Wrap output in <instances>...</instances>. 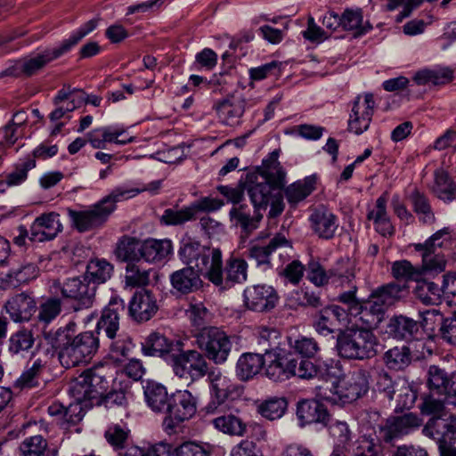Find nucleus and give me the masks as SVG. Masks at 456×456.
<instances>
[{
  "label": "nucleus",
  "mask_w": 456,
  "mask_h": 456,
  "mask_svg": "<svg viewBox=\"0 0 456 456\" xmlns=\"http://www.w3.org/2000/svg\"><path fill=\"white\" fill-rule=\"evenodd\" d=\"M385 306L377 299L372 298L371 294L366 301H362L358 307L353 309L352 316L358 318L365 329L372 330L379 327L386 314Z\"/></svg>",
  "instance_id": "29"
},
{
  "label": "nucleus",
  "mask_w": 456,
  "mask_h": 456,
  "mask_svg": "<svg viewBox=\"0 0 456 456\" xmlns=\"http://www.w3.org/2000/svg\"><path fill=\"white\" fill-rule=\"evenodd\" d=\"M143 388L148 406L154 411L166 412L170 398L167 388L154 381H148Z\"/></svg>",
  "instance_id": "40"
},
{
  "label": "nucleus",
  "mask_w": 456,
  "mask_h": 456,
  "mask_svg": "<svg viewBox=\"0 0 456 456\" xmlns=\"http://www.w3.org/2000/svg\"><path fill=\"white\" fill-rule=\"evenodd\" d=\"M270 358L278 365L279 369L282 370L287 379L292 376L311 379L322 375V370L312 361L298 358L292 352L271 353Z\"/></svg>",
  "instance_id": "13"
},
{
  "label": "nucleus",
  "mask_w": 456,
  "mask_h": 456,
  "mask_svg": "<svg viewBox=\"0 0 456 456\" xmlns=\"http://www.w3.org/2000/svg\"><path fill=\"white\" fill-rule=\"evenodd\" d=\"M169 365L175 376L192 381L199 380L209 373L208 362L203 353L196 349L184 350L183 342Z\"/></svg>",
  "instance_id": "9"
},
{
  "label": "nucleus",
  "mask_w": 456,
  "mask_h": 456,
  "mask_svg": "<svg viewBox=\"0 0 456 456\" xmlns=\"http://www.w3.org/2000/svg\"><path fill=\"white\" fill-rule=\"evenodd\" d=\"M208 377L210 400L202 409L206 414L216 413L221 406L239 399L243 395V387L224 375L220 370L211 371Z\"/></svg>",
  "instance_id": "8"
},
{
  "label": "nucleus",
  "mask_w": 456,
  "mask_h": 456,
  "mask_svg": "<svg viewBox=\"0 0 456 456\" xmlns=\"http://www.w3.org/2000/svg\"><path fill=\"white\" fill-rule=\"evenodd\" d=\"M419 331L417 321L404 315H395L390 318L386 332L399 339H408Z\"/></svg>",
  "instance_id": "37"
},
{
  "label": "nucleus",
  "mask_w": 456,
  "mask_h": 456,
  "mask_svg": "<svg viewBox=\"0 0 456 456\" xmlns=\"http://www.w3.org/2000/svg\"><path fill=\"white\" fill-rule=\"evenodd\" d=\"M297 416L301 426L321 424L328 426L331 416L327 407L318 400H302L297 406Z\"/></svg>",
  "instance_id": "26"
},
{
  "label": "nucleus",
  "mask_w": 456,
  "mask_h": 456,
  "mask_svg": "<svg viewBox=\"0 0 456 456\" xmlns=\"http://www.w3.org/2000/svg\"><path fill=\"white\" fill-rule=\"evenodd\" d=\"M422 326L428 327V321L433 318H438L441 322L439 331L442 338L449 344L456 345V314L450 317L444 318L437 310H428L423 314Z\"/></svg>",
  "instance_id": "38"
},
{
  "label": "nucleus",
  "mask_w": 456,
  "mask_h": 456,
  "mask_svg": "<svg viewBox=\"0 0 456 456\" xmlns=\"http://www.w3.org/2000/svg\"><path fill=\"white\" fill-rule=\"evenodd\" d=\"M38 267L32 263L27 264L18 269H13L5 274L0 275V288L6 289L17 287L35 279L38 274Z\"/></svg>",
  "instance_id": "36"
},
{
  "label": "nucleus",
  "mask_w": 456,
  "mask_h": 456,
  "mask_svg": "<svg viewBox=\"0 0 456 456\" xmlns=\"http://www.w3.org/2000/svg\"><path fill=\"white\" fill-rule=\"evenodd\" d=\"M112 272L113 266L111 264L104 259H95L91 260L87 264L84 275L92 285H94V289H97L100 284L105 283L110 279Z\"/></svg>",
  "instance_id": "45"
},
{
  "label": "nucleus",
  "mask_w": 456,
  "mask_h": 456,
  "mask_svg": "<svg viewBox=\"0 0 456 456\" xmlns=\"http://www.w3.org/2000/svg\"><path fill=\"white\" fill-rule=\"evenodd\" d=\"M212 425L219 432L232 436H244L247 433V424L239 416L228 413L214 418Z\"/></svg>",
  "instance_id": "42"
},
{
  "label": "nucleus",
  "mask_w": 456,
  "mask_h": 456,
  "mask_svg": "<svg viewBox=\"0 0 456 456\" xmlns=\"http://www.w3.org/2000/svg\"><path fill=\"white\" fill-rule=\"evenodd\" d=\"M193 344L203 353L207 360L215 364H224L232 351L231 337L216 326H209L192 334Z\"/></svg>",
  "instance_id": "7"
},
{
  "label": "nucleus",
  "mask_w": 456,
  "mask_h": 456,
  "mask_svg": "<svg viewBox=\"0 0 456 456\" xmlns=\"http://www.w3.org/2000/svg\"><path fill=\"white\" fill-rule=\"evenodd\" d=\"M195 216V208L187 207L180 210L167 208L161 216V222L167 225H179L193 219Z\"/></svg>",
  "instance_id": "58"
},
{
  "label": "nucleus",
  "mask_w": 456,
  "mask_h": 456,
  "mask_svg": "<svg viewBox=\"0 0 456 456\" xmlns=\"http://www.w3.org/2000/svg\"><path fill=\"white\" fill-rule=\"evenodd\" d=\"M412 354L409 346H396L387 350L382 356L385 366L395 371L406 369L411 362Z\"/></svg>",
  "instance_id": "39"
},
{
  "label": "nucleus",
  "mask_w": 456,
  "mask_h": 456,
  "mask_svg": "<svg viewBox=\"0 0 456 456\" xmlns=\"http://www.w3.org/2000/svg\"><path fill=\"white\" fill-rule=\"evenodd\" d=\"M45 369V362L41 358L36 359L14 381L13 387L23 391L39 387Z\"/></svg>",
  "instance_id": "41"
},
{
  "label": "nucleus",
  "mask_w": 456,
  "mask_h": 456,
  "mask_svg": "<svg viewBox=\"0 0 456 456\" xmlns=\"http://www.w3.org/2000/svg\"><path fill=\"white\" fill-rule=\"evenodd\" d=\"M292 250L291 242L281 233L275 234L267 245H253L248 248V256L254 259L257 265H270V256L279 251L288 253Z\"/></svg>",
  "instance_id": "27"
},
{
  "label": "nucleus",
  "mask_w": 456,
  "mask_h": 456,
  "mask_svg": "<svg viewBox=\"0 0 456 456\" xmlns=\"http://www.w3.org/2000/svg\"><path fill=\"white\" fill-rule=\"evenodd\" d=\"M409 199L413 211L422 224H432L435 223L436 216L427 195L415 189L409 196Z\"/></svg>",
  "instance_id": "48"
},
{
  "label": "nucleus",
  "mask_w": 456,
  "mask_h": 456,
  "mask_svg": "<svg viewBox=\"0 0 456 456\" xmlns=\"http://www.w3.org/2000/svg\"><path fill=\"white\" fill-rule=\"evenodd\" d=\"M203 273L192 266H183L169 274L171 293L184 297L201 290L204 287Z\"/></svg>",
  "instance_id": "15"
},
{
  "label": "nucleus",
  "mask_w": 456,
  "mask_h": 456,
  "mask_svg": "<svg viewBox=\"0 0 456 456\" xmlns=\"http://www.w3.org/2000/svg\"><path fill=\"white\" fill-rule=\"evenodd\" d=\"M198 399L188 390L172 394L166 411L163 426L166 431H173L179 424L192 418L197 411Z\"/></svg>",
  "instance_id": "10"
},
{
  "label": "nucleus",
  "mask_w": 456,
  "mask_h": 456,
  "mask_svg": "<svg viewBox=\"0 0 456 456\" xmlns=\"http://www.w3.org/2000/svg\"><path fill=\"white\" fill-rule=\"evenodd\" d=\"M150 281V273L141 267L138 263H128L126 267V283L132 287L147 285Z\"/></svg>",
  "instance_id": "57"
},
{
  "label": "nucleus",
  "mask_w": 456,
  "mask_h": 456,
  "mask_svg": "<svg viewBox=\"0 0 456 456\" xmlns=\"http://www.w3.org/2000/svg\"><path fill=\"white\" fill-rule=\"evenodd\" d=\"M187 315L191 321V325L195 328L196 331H200L203 329H208L207 326L211 320V314L203 304L191 305L187 310Z\"/></svg>",
  "instance_id": "54"
},
{
  "label": "nucleus",
  "mask_w": 456,
  "mask_h": 456,
  "mask_svg": "<svg viewBox=\"0 0 456 456\" xmlns=\"http://www.w3.org/2000/svg\"><path fill=\"white\" fill-rule=\"evenodd\" d=\"M375 101L372 94H365L363 102L357 96L354 102L352 114L348 121V129L356 134H361L369 128Z\"/></svg>",
  "instance_id": "20"
},
{
  "label": "nucleus",
  "mask_w": 456,
  "mask_h": 456,
  "mask_svg": "<svg viewBox=\"0 0 456 456\" xmlns=\"http://www.w3.org/2000/svg\"><path fill=\"white\" fill-rule=\"evenodd\" d=\"M369 390L367 372L357 370L331 384L320 387V396L332 404L345 405L356 401Z\"/></svg>",
  "instance_id": "5"
},
{
  "label": "nucleus",
  "mask_w": 456,
  "mask_h": 456,
  "mask_svg": "<svg viewBox=\"0 0 456 456\" xmlns=\"http://www.w3.org/2000/svg\"><path fill=\"white\" fill-rule=\"evenodd\" d=\"M158 310L159 305L154 294L147 289L135 292L128 305L129 315L138 322L151 320Z\"/></svg>",
  "instance_id": "24"
},
{
  "label": "nucleus",
  "mask_w": 456,
  "mask_h": 456,
  "mask_svg": "<svg viewBox=\"0 0 456 456\" xmlns=\"http://www.w3.org/2000/svg\"><path fill=\"white\" fill-rule=\"evenodd\" d=\"M220 248H210L204 245L202 250L196 253L191 262H188L185 266H192L200 270L211 283L221 282L220 273Z\"/></svg>",
  "instance_id": "17"
},
{
  "label": "nucleus",
  "mask_w": 456,
  "mask_h": 456,
  "mask_svg": "<svg viewBox=\"0 0 456 456\" xmlns=\"http://www.w3.org/2000/svg\"><path fill=\"white\" fill-rule=\"evenodd\" d=\"M46 448L47 441L40 435L27 437L20 445L22 456H41Z\"/></svg>",
  "instance_id": "61"
},
{
  "label": "nucleus",
  "mask_w": 456,
  "mask_h": 456,
  "mask_svg": "<svg viewBox=\"0 0 456 456\" xmlns=\"http://www.w3.org/2000/svg\"><path fill=\"white\" fill-rule=\"evenodd\" d=\"M415 297L426 305H439L442 302L443 289L433 281H419L414 289Z\"/></svg>",
  "instance_id": "50"
},
{
  "label": "nucleus",
  "mask_w": 456,
  "mask_h": 456,
  "mask_svg": "<svg viewBox=\"0 0 456 456\" xmlns=\"http://www.w3.org/2000/svg\"><path fill=\"white\" fill-rule=\"evenodd\" d=\"M61 312V300L50 297L39 305L38 321L45 324L52 322Z\"/></svg>",
  "instance_id": "59"
},
{
  "label": "nucleus",
  "mask_w": 456,
  "mask_h": 456,
  "mask_svg": "<svg viewBox=\"0 0 456 456\" xmlns=\"http://www.w3.org/2000/svg\"><path fill=\"white\" fill-rule=\"evenodd\" d=\"M4 308L14 322H24L35 314L37 303L31 295L21 292L8 299Z\"/></svg>",
  "instance_id": "28"
},
{
  "label": "nucleus",
  "mask_w": 456,
  "mask_h": 456,
  "mask_svg": "<svg viewBox=\"0 0 456 456\" xmlns=\"http://www.w3.org/2000/svg\"><path fill=\"white\" fill-rule=\"evenodd\" d=\"M310 227L320 239L330 240L338 228V216L328 208L319 206L309 216Z\"/></svg>",
  "instance_id": "22"
},
{
  "label": "nucleus",
  "mask_w": 456,
  "mask_h": 456,
  "mask_svg": "<svg viewBox=\"0 0 456 456\" xmlns=\"http://www.w3.org/2000/svg\"><path fill=\"white\" fill-rule=\"evenodd\" d=\"M248 263L247 261L235 255H231L226 260L224 266L223 254L220 253V273L221 282L213 283L215 286L225 289L235 284H241L248 279Z\"/></svg>",
  "instance_id": "19"
},
{
  "label": "nucleus",
  "mask_w": 456,
  "mask_h": 456,
  "mask_svg": "<svg viewBox=\"0 0 456 456\" xmlns=\"http://www.w3.org/2000/svg\"><path fill=\"white\" fill-rule=\"evenodd\" d=\"M126 311L123 299L118 297H112L109 304L103 308L102 315L97 322L96 331L103 333L110 339L117 338L119 330V321Z\"/></svg>",
  "instance_id": "18"
},
{
  "label": "nucleus",
  "mask_w": 456,
  "mask_h": 456,
  "mask_svg": "<svg viewBox=\"0 0 456 456\" xmlns=\"http://www.w3.org/2000/svg\"><path fill=\"white\" fill-rule=\"evenodd\" d=\"M315 178L307 176L302 181L290 184L285 190V195L289 203H297L305 200L314 190Z\"/></svg>",
  "instance_id": "52"
},
{
  "label": "nucleus",
  "mask_w": 456,
  "mask_h": 456,
  "mask_svg": "<svg viewBox=\"0 0 456 456\" xmlns=\"http://www.w3.org/2000/svg\"><path fill=\"white\" fill-rule=\"evenodd\" d=\"M104 437L116 452L123 450L129 444L130 429L126 424H111L107 428Z\"/></svg>",
  "instance_id": "51"
},
{
  "label": "nucleus",
  "mask_w": 456,
  "mask_h": 456,
  "mask_svg": "<svg viewBox=\"0 0 456 456\" xmlns=\"http://www.w3.org/2000/svg\"><path fill=\"white\" fill-rule=\"evenodd\" d=\"M265 363L261 354L245 353L236 363V375L241 381H248L257 375Z\"/></svg>",
  "instance_id": "34"
},
{
  "label": "nucleus",
  "mask_w": 456,
  "mask_h": 456,
  "mask_svg": "<svg viewBox=\"0 0 456 456\" xmlns=\"http://www.w3.org/2000/svg\"><path fill=\"white\" fill-rule=\"evenodd\" d=\"M407 292V285L393 281L377 288L371 292V297L377 298L387 309V306L405 297Z\"/></svg>",
  "instance_id": "44"
},
{
  "label": "nucleus",
  "mask_w": 456,
  "mask_h": 456,
  "mask_svg": "<svg viewBox=\"0 0 456 456\" xmlns=\"http://www.w3.org/2000/svg\"><path fill=\"white\" fill-rule=\"evenodd\" d=\"M287 405L284 398H272L260 404L259 412L264 418L274 420L283 416Z\"/></svg>",
  "instance_id": "56"
},
{
  "label": "nucleus",
  "mask_w": 456,
  "mask_h": 456,
  "mask_svg": "<svg viewBox=\"0 0 456 456\" xmlns=\"http://www.w3.org/2000/svg\"><path fill=\"white\" fill-rule=\"evenodd\" d=\"M436 394L425 395L422 397V403L419 406L420 411L423 415L431 416V418H435V416H441L442 414H448L449 412L445 411L444 407V398H436Z\"/></svg>",
  "instance_id": "60"
},
{
  "label": "nucleus",
  "mask_w": 456,
  "mask_h": 456,
  "mask_svg": "<svg viewBox=\"0 0 456 456\" xmlns=\"http://www.w3.org/2000/svg\"><path fill=\"white\" fill-rule=\"evenodd\" d=\"M109 368L101 364L85 370L69 386V394L74 400L85 406L95 405L97 400L110 388L107 377Z\"/></svg>",
  "instance_id": "4"
},
{
  "label": "nucleus",
  "mask_w": 456,
  "mask_h": 456,
  "mask_svg": "<svg viewBox=\"0 0 456 456\" xmlns=\"http://www.w3.org/2000/svg\"><path fill=\"white\" fill-rule=\"evenodd\" d=\"M245 306L251 311L263 313L273 309L279 296L273 287L267 284L248 286L243 291Z\"/></svg>",
  "instance_id": "16"
},
{
  "label": "nucleus",
  "mask_w": 456,
  "mask_h": 456,
  "mask_svg": "<svg viewBox=\"0 0 456 456\" xmlns=\"http://www.w3.org/2000/svg\"><path fill=\"white\" fill-rule=\"evenodd\" d=\"M290 346L296 353L301 355L300 358L307 359L314 357L320 350L319 345L313 338L301 337L294 342L290 341Z\"/></svg>",
  "instance_id": "64"
},
{
  "label": "nucleus",
  "mask_w": 456,
  "mask_h": 456,
  "mask_svg": "<svg viewBox=\"0 0 456 456\" xmlns=\"http://www.w3.org/2000/svg\"><path fill=\"white\" fill-rule=\"evenodd\" d=\"M422 424L421 419L413 412H398L389 416L379 428V437L391 443L417 430Z\"/></svg>",
  "instance_id": "12"
},
{
  "label": "nucleus",
  "mask_w": 456,
  "mask_h": 456,
  "mask_svg": "<svg viewBox=\"0 0 456 456\" xmlns=\"http://www.w3.org/2000/svg\"><path fill=\"white\" fill-rule=\"evenodd\" d=\"M181 342V340L169 339L159 332H154L146 338L142 350L143 354L161 357L170 364L178 352Z\"/></svg>",
  "instance_id": "23"
},
{
  "label": "nucleus",
  "mask_w": 456,
  "mask_h": 456,
  "mask_svg": "<svg viewBox=\"0 0 456 456\" xmlns=\"http://www.w3.org/2000/svg\"><path fill=\"white\" fill-rule=\"evenodd\" d=\"M422 433L435 440L438 449L452 445L456 442V416L448 413L430 418L424 426Z\"/></svg>",
  "instance_id": "14"
},
{
  "label": "nucleus",
  "mask_w": 456,
  "mask_h": 456,
  "mask_svg": "<svg viewBox=\"0 0 456 456\" xmlns=\"http://www.w3.org/2000/svg\"><path fill=\"white\" fill-rule=\"evenodd\" d=\"M356 262L349 257L339 258L330 269V284L345 289L355 282Z\"/></svg>",
  "instance_id": "30"
},
{
  "label": "nucleus",
  "mask_w": 456,
  "mask_h": 456,
  "mask_svg": "<svg viewBox=\"0 0 456 456\" xmlns=\"http://www.w3.org/2000/svg\"><path fill=\"white\" fill-rule=\"evenodd\" d=\"M396 395V404L395 407V412H403V410H410L413 407L415 401L417 399L416 392L413 391L410 386L405 383L401 384L400 387L397 388Z\"/></svg>",
  "instance_id": "63"
},
{
  "label": "nucleus",
  "mask_w": 456,
  "mask_h": 456,
  "mask_svg": "<svg viewBox=\"0 0 456 456\" xmlns=\"http://www.w3.org/2000/svg\"><path fill=\"white\" fill-rule=\"evenodd\" d=\"M378 338L369 329H348L337 338L338 354L346 359L364 360L377 354Z\"/></svg>",
  "instance_id": "6"
},
{
  "label": "nucleus",
  "mask_w": 456,
  "mask_h": 456,
  "mask_svg": "<svg viewBox=\"0 0 456 456\" xmlns=\"http://www.w3.org/2000/svg\"><path fill=\"white\" fill-rule=\"evenodd\" d=\"M172 250L168 240L149 239L141 241L142 259L148 263H158L164 260Z\"/></svg>",
  "instance_id": "35"
},
{
  "label": "nucleus",
  "mask_w": 456,
  "mask_h": 456,
  "mask_svg": "<svg viewBox=\"0 0 456 456\" xmlns=\"http://www.w3.org/2000/svg\"><path fill=\"white\" fill-rule=\"evenodd\" d=\"M433 191L439 200L450 203L456 198V183L446 171L437 169L435 171Z\"/></svg>",
  "instance_id": "46"
},
{
  "label": "nucleus",
  "mask_w": 456,
  "mask_h": 456,
  "mask_svg": "<svg viewBox=\"0 0 456 456\" xmlns=\"http://www.w3.org/2000/svg\"><path fill=\"white\" fill-rule=\"evenodd\" d=\"M453 70L449 67H443L435 69H421L418 71L413 80L419 86L432 84L434 86H441L450 83L454 76Z\"/></svg>",
  "instance_id": "43"
},
{
  "label": "nucleus",
  "mask_w": 456,
  "mask_h": 456,
  "mask_svg": "<svg viewBox=\"0 0 456 456\" xmlns=\"http://www.w3.org/2000/svg\"><path fill=\"white\" fill-rule=\"evenodd\" d=\"M64 52L61 46L54 48H47L42 53H37L36 56L31 58L21 59V67L24 77H31L37 74L49 62L62 56Z\"/></svg>",
  "instance_id": "32"
},
{
  "label": "nucleus",
  "mask_w": 456,
  "mask_h": 456,
  "mask_svg": "<svg viewBox=\"0 0 456 456\" xmlns=\"http://www.w3.org/2000/svg\"><path fill=\"white\" fill-rule=\"evenodd\" d=\"M62 231L60 215L54 212L37 217L29 229V240L45 242L53 240Z\"/></svg>",
  "instance_id": "21"
},
{
  "label": "nucleus",
  "mask_w": 456,
  "mask_h": 456,
  "mask_svg": "<svg viewBox=\"0 0 456 456\" xmlns=\"http://www.w3.org/2000/svg\"><path fill=\"white\" fill-rule=\"evenodd\" d=\"M450 383L451 374L436 365L429 367L427 384L430 393L444 397Z\"/></svg>",
  "instance_id": "49"
},
{
  "label": "nucleus",
  "mask_w": 456,
  "mask_h": 456,
  "mask_svg": "<svg viewBox=\"0 0 456 456\" xmlns=\"http://www.w3.org/2000/svg\"><path fill=\"white\" fill-rule=\"evenodd\" d=\"M115 254L122 262L139 263L142 260L141 240L123 236L117 244Z\"/></svg>",
  "instance_id": "47"
},
{
  "label": "nucleus",
  "mask_w": 456,
  "mask_h": 456,
  "mask_svg": "<svg viewBox=\"0 0 456 456\" xmlns=\"http://www.w3.org/2000/svg\"><path fill=\"white\" fill-rule=\"evenodd\" d=\"M59 286L61 296L73 301L72 308L75 312L93 306L96 289L84 274L68 278L62 283H59Z\"/></svg>",
  "instance_id": "11"
},
{
  "label": "nucleus",
  "mask_w": 456,
  "mask_h": 456,
  "mask_svg": "<svg viewBox=\"0 0 456 456\" xmlns=\"http://www.w3.org/2000/svg\"><path fill=\"white\" fill-rule=\"evenodd\" d=\"M160 186L161 181L158 180L150 183L145 188L142 190H127L122 187H118L89 209L84 211L69 209V216L71 219L75 228L80 232H85L103 225L111 213L115 210L116 202L121 199H128L134 197L143 191L156 192L160 188Z\"/></svg>",
  "instance_id": "3"
},
{
  "label": "nucleus",
  "mask_w": 456,
  "mask_h": 456,
  "mask_svg": "<svg viewBox=\"0 0 456 456\" xmlns=\"http://www.w3.org/2000/svg\"><path fill=\"white\" fill-rule=\"evenodd\" d=\"M286 173L278 161V152L273 151L267 159L263 160L262 167L247 174L250 186L248 193L254 206V214H250L248 205L234 206L230 210V218L233 225L240 227L241 232L248 236L257 229L271 198L272 188H280L285 184Z\"/></svg>",
  "instance_id": "1"
},
{
  "label": "nucleus",
  "mask_w": 456,
  "mask_h": 456,
  "mask_svg": "<svg viewBox=\"0 0 456 456\" xmlns=\"http://www.w3.org/2000/svg\"><path fill=\"white\" fill-rule=\"evenodd\" d=\"M98 26V20L93 19L83 24L79 28L75 30L69 38L63 40L60 45L64 53L69 52L77 45L85 37L93 32Z\"/></svg>",
  "instance_id": "55"
},
{
  "label": "nucleus",
  "mask_w": 456,
  "mask_h": 456,
  "mask_svg": "<svg viewBox=\"0 0 456 456\" xmlns=\"http://www.w3.org/2000/svg\"><path fill=\"white\" fill-rule=\"evenodd\" d=\"M391 274L396 281H408L418 280L422 275V271L408 260H398L392 264Z\"/></svg>",
  "instance_id": "53"
},
{
  "label": "nucleus",
  "mask_w": 456,
  "mask_h": 456,
  "mask_svg": "<svg viewBox=\"0 0 456 456\" xmlns=\"http://www.w3.org/2000/svg\"><path fill=\"white\" fill-rule=\"evenodd\" d=\"M35 342L33 331L27 328H21L10 336L7 349L12 356L24 357L29 353L34 356Z\"/></svg>",
  "instance_id": "31"
},
{
  "label": "nucleus",
  "mask_w": 456,
  "mask_h": 456,
  "mask_svg": "<svg viewBox=\"0 0 456 456\" xmlns=\"http://www.w3.org/2000/svg\"><path fill=\"white\" fill-rule=\"evenodd\" d=\"M347 316L346 311L341 306L332 305L321 309L315 314L313 319V327L314 330L322 335L328 336L332 334L338 329V326Z\"/></svg>",
  "instance_id": "25"
},
{
  "label": "nucleus",
  "mask_w": 456,
  "mask_h": 456,
  "mask_svg": "<svg viewBox=\"0 0 456 456\" xmlns=\"http://www.w3.org/2000/svg\"><path fill=\"white\" fill-rule=\"evenodd\" d=\"M204 245L200 240L190 236L183 237L179 245L178 256L181 262L186 265L191 262L198 251L202 250Z\"/></svg>",
  "instance_id": "62"
},
{
  "label": "nucleus",
  "mask_w": 456,
  "mask_h": 456,
  "mask_svg": "<svg viewBox=\"0 0 456 456\" xmlns=\"http://www.w3.org/2000/svg\"><path fill=\"white\" fill-rule=\"evenodd\" d=\"M245 105L246 102L243 98L229 95L225 99L216 102L213 108L224 122L230 124L243 115Z\"/></svg>",
  "instance_id": "33"
},
{
  "label": "nucleus",
  "mask_w": 456,
  "mask_h": 456,
  "mask_svg": "<svg viewBox=\"0 0 456 456\" xmlns=\"http://www.w3.org/2000/svg\"><path fill=\"white\" fill-rule=\"evenodd\" d=\"M76 326L69 322L53 333H44L45 338L58 350L60 362L66 369L88 362L99 349L98 337L92 331L75 335Z\"/></svg>",
  "instance_id": "2"
}]
</instances>
